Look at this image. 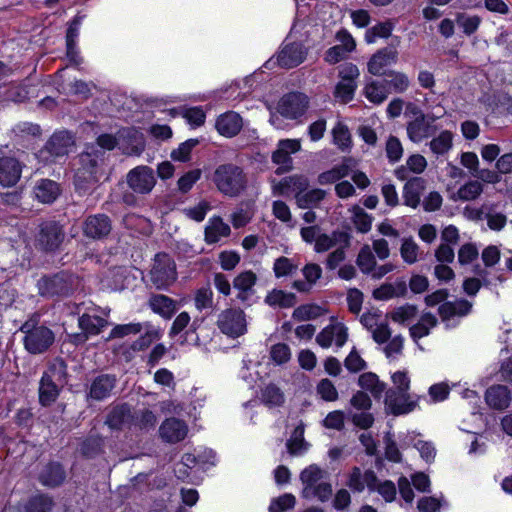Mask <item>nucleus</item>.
I'll return each mask as SVG.
<instances>
[{
  "instance_id": "f3484780",
  "label": "nucleus",
  "mask_w": 512,
  "mask_h": 512,
  "mask_svg": "<svg viewBox=\"0 0 512 512\" xmlns=\"http://www.w3.org/2000/svg\"><path fill=\"white\" fill-rule=\"evenodd\" d=\"M307 50L299 42H285L276 57L279 66L293 68L301 64L306 58Z\"/></svg>"
},
{
  "instance_id": "9b49d317",
  "label": "nucleus",
  "mask_w": 512,
  "mask_h": 512,
  "mask_svg": "<svg viewBox=\"0 0 512 512\" xmlns=\"http://www.w3.org/2000/svg\"><path fill=\"white\" fill-rule=\"evenodd\" d=\"M126 182L136 194L146 195L155 187L156 177L151 167L140 165L127 173Z\"/></svg>"
},
{
  "instance_id": "ea45409f",
  "label": "nucleus",
  "mask_w": 512,
  "mask_h": 512,
  "mask_svg": "<svg viewBox=\"0 0 512 512\" xmlns=\"http://www.w3.org/2000/svg\"><path fill=\"white\" fill-rule=\"evenodd\" d=\"M385 82L388 89L390 90V93H405L411 85V80L408 75L397 70H390L388 73H386Z\"/></svg>"
},
{
  "instance_id": "49530a36",
  "label": "nucleus",
  "mask_w": 512,
  "mask_h": 512,
  "mask_svg": "<svg viewBox=\"0 0 512 512\" xmlns=\"http://www.w3.org/2000/svg\"><path fill=\"white\" fill-rule=\"evenodd\" d=\"M64 471L59 464H49L41 473L40 481L50 487L60 485L64 480Z\"/></svg>"
},
{
  "instance_id": "13d9d810",
  "label": "nucleus",
  "mask_w": 512,
  "mask_h": 512,
  "mask_svg": "<svg viewBox=\"0 0 512 512\" xmlns=\"http://www.w3.org/2000/svg\"><path fill=\"white\" fill-rule=\"evenodd\" d=\"M447 506L446 500L442 495L423 497L418 501L420 512H437L441 507Z\"/></svg>"
},
{
  "instance_id": "393cba45",
  "label": "nucleus",
  "mask_w": 512,
  "mask_h": 512,
  "mask_svg": "<svg viewBox=\"0 0 512 512\" xmlns=\"http://www.w3.org/2000/svg\"><path fill=\"white\" fill-rule=\"evenodd\" d=\"M243 127L242 117L234 112L229 111L221 114L215 123V128L222 136L231 138L237 135Z\"/></svg>"
},
{
  "instance_id": "6e6552de",
  "label": "nucleus",
  "mask_w": 512,
  "mask_h": 512,
  "mask_svg": "<svg viewBox=\"0 0 512 512\" xmlns=\"http://www.w3.org/2000/svg\"><path fill=\"white\" fill-rule=\"evenodd\" d=\"M150 280L157 289H165L174 283L176 280V265L169 255L159 253L155 256L150 271Z\"/></svg>"
},
{
  "instance_id": "f704fd0d",
  "label": "nucleus",
  "mask_w": 512,
  "mask_h": 512,
  "mask_svg": "<svg viewBox=\"0 0 512 512\" xmlns=\"http://www.w3.org/2000/svg\"><path fill=\"white\" fill-rule=\"evenodd\" d=\"M35 197L42 203L54 202L60 194L59 185L50 179L38 181L34 187Z\"/></svg>"
},
{
  "instance_id": "a19ab883",
  "label": "nucleus",
  "mask_w": 512,
  "mask_h": 512,
  "mask_svg": "<svg viewBox=\"0 0 512 512\" xmlns=\"http://www.w3.org/2000/svg\"><path fill=\"white\" fill-rule=\"evenodd\" d=\"M265 302L271 307L289 308L296 303V297L293 293L274 289L267 294Z\"/></svg>"
},
{
  "instance_id": "774afa93",
  "label": "nucleus",
  "mask_w": 512,
  "mask_h": 512,
  "mask_svg": "<svg viewBox=\"0 0 512 512\" xmlns=\"http://www.w3.org/2000/svg\"><path fill=\"white\" fill-rule=\"evenodd\" d=\"M296 499L292 494H284L276 499H273L270 506L269 512H284L294 507Z\"/></svg>"
},
{
  "instance_id": "2f4dec72",
  "label": "nucleus",
  "mask_w": 512,
  "mask_h": 512,
  "mask_svg": "<svg viewBox=\"0 0 512 512\" xmlns=\"http://www.w3.org/2000/svg\"><path fill=\"white\" fill-rule=\"evenodd\" d=\"M485 399L491 408L503 410L509 406L511 395L506 386L494 385L487 389Z\"/></svg>"
},
{
  "instance_id": "0eeeda50",
  "label": "nucleus",
  "mask_w": 512,
  "mask_h": 512,
  "mask_svg": "<svg viewBox=\"0 0 512 512\" xmlns=\"http://www.w3.org/2000/svg\"><path fill=\"white\" fill-rule=\"evenodd\" d=\"M73 145V136L69 132H55L45 147L38 152L37 158L45 164L54 162L57 158L68 154Z\"/></svg>"
},
{
  "instance_id": "e433bc0d",
  "label": "nucleus",
  "mask_w": 512,
  "mask_h": 512,
  "mask_svg": "<svg viewBox=\"0 0 512 512\" xmlns=\"http://www.w3.org/2000/svg\"><path fill=\"white\" fill-rule=\"evenodd\" d=\"M115 378L109 375L97 377L91 384L90 397L95 400H103L110 396L115 387Z\"/></svg>"
},
{
  "instance_id": "864d4df0",
  "label": "nucleus",
  "mask_w": 512,
  "mask_h": 512,
  "mask_svg": "<svg viewBox=\"0 0 512 512\" xmlns=\"http://www.w3.org/2000/svg\"><path fill=\"white\" fill-rule=\"evenodd\" d=\"M211 209L209 202L202 200L195 206L185 207L182 209V213L185 217L201 222L205 219L206 214Z\"/></svg>"
},
{
  "instance_id": "de8ad7c7",
  "label": "nucleus",
  "mask_w": 512,
  "mask_h": 512,
  "mask_svg": "<svg viewBox=\"0 0 512 512\" xmlns=\"http://www.w3.org/2000/svg\"><path fill=\"white\" fill-rule=\"evenodd\" d=\"M352 222L360 233H367L371 230L373 218L360 206L351 208Z\"/></svg>"
},
{
  "instance_id": "0e129e2a",
  "label": "nucleus",
  "mask_w": 512,
  "mask_h": 512,
  "mask_svg": "<svg viewBox=\"0 0 512 512\" xmlns=\"http://www.w3.org/2000/svg\"><path fill=\"white\" fill-rule=\"evenodd\" d=\"M320 307L313 304H305L297 307L292 314L293 319L297 321H307L320 316Z\"/></svg>"
},
{
  "instance_id": "c756f323",
  "label": "nucleus",
  "mask_w": 512,
  "mask_h": 512,
  "mask_svg": "<svg viewBox=\"0 0 512 512\" xmlns=\"http://www.w3.org/2000/svg\"><path fill=\"white\" fill-rule=\"evenodd\" d=\"M231 229L227 223L219 216L211 217L205 226V241L208 244H214L223 237L230 235Z\"/></svg>"
},
{
  "instance_id": "ddd939ff",
  "label": "nucleus",
  "mask_w": 512,
  "mask_h": 512,
  "mask_svg": "<svg viewBox=\"0 0 512 512\" xmlns=\"http://www.w3.org/2000/svg\"><path fill=\"white\" fill-rule=\"evenodd\" d=\"M348 339V328L344 323L332 320L330 324L325 326L316 336V342L322 348H330L335 346L336 349L344 346Z\"/></svg>"
},
{
  "instance_id": "412c9836",
  "label": "nucleus",
  "mask_w": 512,
  "mask_h": 512,
  "mask_svg": "<svg viewBox=\"0 0 512 512\" xmlns=\"http://www.w3.org/2000/svg\"><path fill=\"white\" fill-rule=\"evenodd\" d=\"M83 233L91 239H102L111 231V222L104 214L91 215L83 223Z\"/></svg>"
},
{
  "instance_id": "423d86ee",
  "label": "nucleus",
  "mask_w": 512,
  "mask_h": 512,
  "mask_svg": "<svg viewBox=\"0 0 512 512\" xmlns=\"http://www.w3.org/2000/svg\"><path fill=\"white\" fill-rule=\"evenodd\" d=\"M25 334L24 345L32 354L46 351L54 342V333L45 326H37L34 320H28L21 326Z\"/></svg>"
},
{
  "instance_id": "3c124183",
  "label": "nucleus",
  "mask_w": 512,
  "mask_h": 512,
  "mask_svg": "<svg viewBox=\"0 0 512 512\" xmlns=\"http://www.w3.org/2000/svg\"><path fill=\"white\" fill-rule=\"evenodd\" d=\"M304 428L297 426L291 439L287 442V449L292 455H300L307 450V444L303 438Z\"/></svg>"
},
{
  "instance_id": "603ef678",
  "label": "nucleus",
  "mask_w": 512,
  "mask_h": 512,
  "mask_svg": "<svg viewBox=\"0 0 512 512\" xmlns=\"http://www.w3.org/2000/svg\"><path fill=\"white\" fill-rule=\"evenodd\" d=\"M356 89L355 81H340L335 87V98L342 103H348L353 99Z\"/></svg>"
},
{
  "instance_id": "4468645a",
  "label": "nucleus",
  "mask_w": 512,
  "mask_h": 512,
  "mask_svg": "<svg viewBox=\"0 0 512 512\" xmlns=\"http://www.w3.org/2000/svg\"><path fill=\"white\" fill-rule=\"evenodd\" d=\"M74 279L65 273L43 277L38 281V289L43 296L68 295L73 289Z\"/></svg>"
},
{
  "instance_id": "7ed1b4c3",
  "label": "nucleus",
  "mask_w": 512,
  "mask_h": 512,
  "mask_svg": "<svg viewBox=\"0 0 512 512\" xmlns=\"http://www.w3.org/2000/svg\"><path fill=\"white\" fill-rule=\"evenodd\" d=\"M300 480L303 484L302 495L307 499H318L327 501L332 495V486L329 483L327 471L317 465H310L300 474Z\"/></svg>"
},
{
  "instance_id": "f257e3e1",
  "label": "nucleus",
  "mask_w": 512,
  "mask_h": 512,
  "mask_svg": "<svg viewBox=\"0 0 512 512\" xmlns=\"http://www.w3.org/2000/svg\"><path fill=\"white\" fill-rule=\"evenodd\" d=\"M309 183L306 177L294 175L282 179L273 186L275 196H286L291 192H296V202L300 208H308L317 205L325 197V191L321 189H312L303 192Z\"/></svg>"
},
{
  "instance_id": "5fc2aeb1",
  "label": "nucleus",
  "mask_w": 512,
  "mask_h": 512,
  "mask_svg": "<svg viewBox=\"0 0 512 512\" xmlns=\"http://www.w3.org/2000/svg\"><path fill=\"white\" fill-rule=\"evenodd\" d=\"M316 392L322 400L334 402L338 399V391L333 382L327 378L322 379L316 386Z\"/></svg>"
},
{
  "instance_id": "dca6fc26",
  "label": "nucleus",
  "mask_w": 512,
  "mask_h": 512,
  "mask_svg": "<svg viewBox=\"0 0 512 512\" xmlns=\"http://www.w3.org/2000/svg\"><path fill=\"white\" fill-rule=\"evenodd\" d=\"M301 149V142L298 139H284L277 144L276 150L272 154V161L279 165L278 171H288L292 166L291 155Z\"/></svg>"
},
{
  "instance_id": "e2e57ef3",
  "label": "nucleus",
  "mask_w": 512,
  "mask_h": 512,
  "mask_svg": "<svg viewBox=\"0 0 512 512\" xmlns=\"http://www.w3.org/2000/svg\"><path fill=\"white\" fill-rule=\"evenodd\" d=\"M262 400L269 406H279L284 402V396L277 386L269 384L262 391Z\"/></svg>"
},
{
  "instance_id": "aec40b11",
  "label": "nucleus",
  "mask_w": 512,
  "mask_h": 512,
  "mask_svg": "<svg viewBox=\"0 0 512 512\" xmlns=\"http://www.w3.org/2000/svg\"><path fill=\"white\" fill-rule=\"evenodd\" d=\"M472 308V303L465 299H458L443 303L439 307V314L447 326H455V318L466 316Z\"/></svg>"
},
{
  "instance_id": "72a5a7b5",
  "label": "nucleus",
  "mask_w": 512,
  "mask_h": 512,
  "mask_svg": "<svg viewBox=\"0 0 512 512\" xmlns=\"http://www.w3.org/2000/svg\"><path fill=\"white\" fill-rule=\"evenodd\" d=\"M349 240V235L343 231H333L331 234L320 233L314 244V250L317 253H323L335 247L337 243L348 246Z\"/></svg>"
},
{
  "instance_id": "20e7f679",
  "label": "nucleus",
  "mask_w": 512,
  "mask_h": 512,
  "mask_svg": "<svg viewBox=\"0 0 512 512\" xmlns=\"http://www.w3.org/2000/svg\"><path fill=\"white\" fill-rule=\"evenodd\" d=\"M102 154L98 152L86 151L79 156V167L76 169L74 184L80 195H86L91 192L97 182L96 168L99 164Z\"/></svg>"
},
{
  "instance_id": "c9c22d12",
  "label": "nucleus",
  "mask_w": 512,
  "mask_h": 512,
  "mask_svg": "<svg viewBox=\"0 0 512 512\" xmlns=\"http://www.w3.org/2000/svg\"><path fill=\"white\" fill-rule=\"evenodd\" d=\"M390 94V90L387 87L385 80H369L364 87V95L368 101L373 104L383 103Z\"/></svg>"
},
{
  "instance_id": "9d476101",
  "label": "nucleus",
  "mask_w": 512,
  "mask_h": 512,
  "mask_svg": "<svg viewBox=\"0 0 512 512\" xmlns=\"http://www.w3.org/2000/svg\"><path fill=\"white\" fill-rule=\"evenodd\" d=\"M217 326L223 334L237 338L247 331L246 315L239 308H228L219 314Z\"/></svg>"
},
{
  "instance_id": "c85d7f7f",
  "label": "nucleus",
  "mask_w": 512,
  "mask_h": 512,
  "mask_svg": "<svg viewBox=\"0 0 512 512\" xmlns=\"http://www.w3.org/2000/svg\"><path fill=\"white\" fill-rule=\"evenodd\" d=\"M426 188V180L422 177H414L406 182L403 189L405 205L416 208Z\"/></svg>"
},
{
  "instance_id": "1a4fd4ad",
  "label": "nucleus",
  "mask_w": 512,
  "mask_h": 512,
  "mask_svg": "<svg viewBox=\"0 0 512 512\" xmlns=\"http://www.w3.org/2000/svg\"><path fill=\"white\" fill-rule=\"evenodd\" d=\"M445 114L444 108H438L435 113L419 115L407 124L408 138L414 143H420L424 139L432 136L436 131V126L433 124L435 120L441 118Z\"/></svg>"
},
{
  "instance_id": "79ce46f5",
  "label": "nucleus",
  "mask_w": 512,
  "mask_h": 512,
  "mask_svg": "<svg viewBox=\"0 0 512 512\" xmlns=\"http://www.w3.org/2000/svg\"><path fill=\"white\" fill-rule=\"evenodd\" d=\"M483 192V185L479 180H469L459 187L455 199L461 201H472L477 199Z\"/></svg>"
},
{
  "instance_id": "09e8293b",
  "label": "nucleus",
  "mask_w": 512,
  "mask_h": 512,
  "mask_svg": "<svg viewBox=\"0 0 512 512\" xmlns=\"http://www.w3.org/2000/svg\"><path fill=\"white\" fill-rule=\"evenodd\" d=\"M482 19L478 15H469L466 13H457L456 14V23L463 30V33L466 35H472L475 33Z\"/></svg>"
},
{
  "instance_id": "680f3d73",
  "label": "nucleus",
  "mask_w": 512,
  "mask_h": 512,
  "mask_svg": "<svg viewBox=\"0 0 512 512\" xmlns=\"http://www.w3.org/2000/svg\"><path fill=\"white\" fill-rule=\"evenodd\" d=\"M201 169H193L183 174L177 181L178 190L181 193L189 192L194 184L201 178Z\"/></svg>"
},
{
  "instance_id": "052dcab7",
  "label": "nucleus",
  "mask_w": 512,
  "mask_h": 512,
  "mask_svg": "<svg viewBox=\"0 0 512 512\" xmlns=\"http://www.w3.org/2000/svg\"><path fill=\"white\" fill-rule=\"evenodd\" d=\"M198 144L197 139H188L181 143L177 149L171 152V158L179 162H187L190 160V155L194 147Z\"/></svg>"
},
{
  "instance_id": "7c9ffc66",
  "label": "nucleus",
  "mask_w": 512,
  "mask_h": 512,
  "mask_svg": "<svg viewBox=\"0 0 512 512\" xmlns=\"http://www.w3.org/2000/svg\"><path fill=\"white\" fill-rule=\"evenodd\" d=\"M134 420L128 405L113 408L107 416L106 424L110 429L120 430L129 427Z\"/></svg>"
},
{
  "instance_id": "5701e85b",
  "label": "nucleus",
  "mask_w": 512,
  "mask_h": 512,
  "mask_svg": "<svg viewBox=\"0 0 512 512\" xmlns=\"http://www.w3.org/2000/svg\"><path fill=\"white\" fill-rule=\"evenodd\" d=\"M188 433V426L182 420L176 418L166 419L159 428V434L163 441L177 443L182 441Z\"/></svg>"
},
{
  "instance_id": "bb28decb",
  "label": "nucleus",
  "mask_w": 512,
  "mask_h": 512,
  "mask_svg": "<svg viewBox=\"0 0 512 512\" xmlns=\"http://www.w3.org/2000/svg\"><path fill=\"white\" fill-rule=\"evenodd\" d=\"M376 482L377 477L373 471L367 470L362 473L360 468L354 467L349 474L347 486L355 492H362L365 488L375 491Z\"/></svg>"
},
{
  "instance_id": "6ab92c4d",
  "label": "nucleus",
  "mask_w": 512,
  "mask_h": 512,
  "mask_svg": "<svg viewBox=\"0 0 512 512\" xmlns=\"http://www.w3.org/2000/svg\"><path fill=\"white\" fill-rule=\"evenodd\" d=\"M78 324L82 334L72 336V340L76 344L84 343L89 336L98 335L108 323L100 316L84 313L79 318Z\"/></svg>"
},
{
  "instance_id": "338daca9",
  "label": "nucleus",
  "mask_w": 512,
  "mask_h": 512,
  "mask_svg": "<svg viewBox=\"0 0 512 512\" xmlns=\"http://www.w3.org/2000/svg\"><path fill=\"white\" fill-rule=\"evenodd\" d=\"M160 338V332L158 329L149 327L145 333L137 339L133 345V350H144L147 347H149L154 341L158 340Z\"/></svg>"
},
{
  "instance_id": "8fccbe9b",
  "label": "nucleus",
  "mask_w": 512,
  "mask_h": 512,
  "mask_svg": "<svg viewBox=\"0 0 512 512\" xmlns=\"http://www.w3.org/2000/svg\"><path fill=\"white\" fill-rule=\"evenodd\" d=\"M400 254L407 264H414L418 260L419 246L412 238H404L400 247Z\"/></svg>"
},
{
  "instance_id": "f8f14e48",
  "label": "nucleus",
  "mask_w": 512,
  "mask_h": 512,
  "mask_svg": "<svg viewBox=\"0 0 512 512\" xmlns=\"http://www.w3.org/2000/svg\"><path fill=\"white\" fill-rule=\"evenodd\" d=\"M420 397L408 391L387 390L385 407L393 415H403L412 412Z\"/></svg>"
},
{
  "instance_id": "a211bd4d",
  "label": "nucleus",
  "mask_w": 512,
  "mask_h": 512,
  "mask_svg": "<svg viewBox=\"0 0 512 512\" xmlns=\"http://www.w3.org/2000/svg\"><path fill=\"white\" fill-rule=\"evenodd\" d=\"M64 239V232L61 226L56 222H45L41 224L37 236L38 245L47 251L57 249Z\"/></svg>"
},
{
  "instance_id": "4be33fe9",
  "label": "nucleus",
  "mask_w": 512,
  "mask_h": 512,
  "mask_svg": "<svg viewBox=\"0 0 512 512\" xmlns=\"http://www.w3.org/2000/svg\"><path fill=\"white\" fill-rule=\"evenodd\" d=\"M118 143L128 154H140L145 147L144 136L141 131L134 127H127L119 130Z\"/></svg>"
},
{
  "instance_id": "f03ea898",
  "label": "nucleus",
  "mask_w": 512,
  "mask_h": 512,
  "mask_svg": "<svg viewBox=\"0 0 512 512\" xmlns=\"http://www.w3.org/2000/svg\"><path fill=\"white\" fill-rule=\"evenodd\" d=\"M212 181L220 193L229 197L240 195L247 186L243 169L231 163L219 165L212 175Z\"/></svg>"
},
{
  "instance_id": "69168bd1",
  "label": "nucleus",
  "mask_w": 512,
  "mask_h": 512,
  "mask_svg": "<svg viewBox=\"0 0 512 512\" xmlns=\"http://www.w3.org/2000/svg\"><path fill=\"white\" fill-rule=\"evenodd\" d=\"M392 28V24L389 22L379 23L367 30L365 40L367 43H374L377 38H387L392 32Z\"/></svg>"
},
{
  "instance_id": "37998d69",
  "label": "nucleus",
  "mask_w": 512,
  "mask_h": 512,
  "mask_svg": "<svg viewBox=\"0 0 512 512\" xmlns=\"http://www.w3.org/2000/svg\"><path fill=\"white\" fill-rule=\"evenodd\" d=\"M362 389L369 391L375 398H380L385 390V384L374 373H364L358 379Z\"/></svg>"
},
{
  "instance_id": "bf43d9fd",
  "label": "nucleus",
  "mask_w": 512,
  "mask_h": 512,
  "mask_svg": "<svg viewBox=\"0 0 512 512\" xmlns=\"http://www.w3.org/2000/svg\"><path fill=\"white\" fill-rule=\"evenodd\" d=\"M417 315V308L414 305L406 304L394 309L390 317L394 322L406 323L414 319Z\"/></svg>"
},
{
  "instance_id": "cd10ccee",
  "label": "nucleus",
  "mask_w": 512,
  "mask_h": 512,
  "mask_svg": "<svg viewBox=\"0 0 512 512\" xmlns=\"http://www.w3.org/2000/svg\"><path fill=\"white\" fill-rule=\"evenodd\" d=\"M257 282V276L254 272L248 270L239 273L233 280V287L237 290V298L245 302L254 294V286Z\"/></svg>"
},
{
  "instance_id": "2eb2a0df",
  "label": "nucleus",
  "mask_w": 512,
  "mask_h": 512,
  "mask_svg": "<svg viewBox=\"0 0 512 512\" xmlns=\"http://www.w3.org/2000/svg\"><path fill=\"white\" fill-rule=\"evenodd\" d=\"M308 107V98L302 93L284 95L277 104V112L284 118L297 119Z\"/></svg>"
},
{
  "instance_id": "4d7b16f0",
  "label": "nucleus",
  "mask_w": 512,
  "mask_h": 512,
  "mask_svg": "<svg viewBox=\"0 0 512 512\" xmlns=\"http://www.w3.org/2000/svg\"><path fill=\"white\" fill-rule=\"evenodd\" d=\"M333 142L341 150H346L351 145V137L348 128L342 124L337 123L332 129Z\"/></svg>"
},
{
  "instance_id": "a18cd8bd",
  "label": "nucleus",
  "mask_w": 512,
  "mask_h": 512,
  "mask_svg": "<svg viewBox=\"0 0 512 512\" xmlns=\"http://www.w3.org/2000/svg\"><path fill=\"white\" fill-rule=\"evenodd\" d=\"M349 166L346 163L336 165L330 170L322 172L318 176V183L320 185L333 184L349 175Z\"/></svg>"
},
{
  "instance_id": "a878e982",
  "label": "nucleus",
  "mask_w": 512,
  "mask_h": 512,
  "mask_svg": "<svg viewBox=\"0 0 512 512\" xmlns=\"http://www.w3.org/2000/svg\"><path fill=\"white\" fill-rule=\"evenodd\" d=\"M22 166L14 157L0 158V185L10 187L20 179Z\"/></svg>"
},
{
  "instance_id": "473e14b6",
  "label": "nucleus",
  "mask_w": 512,
  "mask_h": 512,
  "mask_svg": "<svg viewBox=\"0 0 512 512\" xmlns=\"http://www.w3.org/2000/svg\"><path fill=\"white\" fill-rule=\"evenodd\" d=\"M149 307L164 319H170L177 310V303L166 295L156 294L150 297Z\"/></svg>"
},
{
  "instance_id": "58836bf2",
  "label": "nucleus",
  "mask_w": 512,
  "mask_h": 512,
  "mask_svg": "<svg viewBox=\"0 0 512 512\" xmlns=\"http://www.w3.org/2000/svg\"><path fill=\"white\" fill-rule=\"evenodd\" d=\"M427 167V161L424 156L420 154H413L406 160V165L401 166L395 170V175L400 180H405L408 175L407 171L415 174H421Z\"/></svg>"
},
{
  "instance_id": "c03bdc74",
  "label": "nucleus",
  "mask_w": 512,
  "mask_h": 512,
  "mask_svg": "<svg viewBox=\"0 0 512 512\" xmlns=\"http://www.w3.org/2000/svg\"><path fill=\"white\" fill-rule=\"evenodd\" d=\"M376 263V257L371 249V246L368 244L363 245L356 257V265L360 271L365 275H369L373 271L372 269Z\"/></svg>"
},
{
  "instance_id": "39448f33",
  "label": "nucleus",
  "mask_w": 512,
  "mask_h": 512,
  "mask_svg": "<svg viewBox=\"0 0 512 512\" xmlns=\"http://www.w3.org/2000/svg\"><path fill=\"white\" fill-rule=\"evenodd\" d=\"M66 367L62 361L53 363L44 372L39 387V400L42 405L54 402L59 394V386L65 383Z\"/></svg>"
},
{
  "instance_id": "b1692460",
  "label": "nucleus",
  "mask_w": 512,
  "mask_h": 512,
  "mask_svg": "<svg viewBox=\"0 0 512 512\" xmlns=\"http://www.w3.org/2000/svg\"><path fill=\"white\" fill-rule=\"evenodd\" d=\"M398 60V52L395 49L384 48L377 51L367 64L368 72L372 75L379 76L384 74V69Z\"/></svg>"
},
{
  "instance_id": "6e6d98bb",
  "label": "nucleus",
  "mask_w": 512,
  "mask_h": 512,
  "mask_svg": "<svg viewBox=\"0 0 512 512\" xmlns=\"http://www.w3.org/2000/svg\"><path fill=\"white\" fill-rule=\"evenodd\" d=\"M385 151L388 161L392 164L400 161L404 152L400 140L392 135L386 141Z\"/></svg>"
},
{
  "instance_id": "4c0bfd02",
  "label": "nucleus",
  "mask_w": 512,
  "mask_h": 512,
  "mask_svg": "<svg viewBox=\"0 0 512 512\" xmlns=\"http://www.w3.org/2000/svg\"><path fill=\"white\" fill-rule=\"evenodd\" d=\"M453 138L454 135L451 131L443 130L430 140L428 146L434 155L443 156L452 149Z\"/></svg>"
}]
</instances>
